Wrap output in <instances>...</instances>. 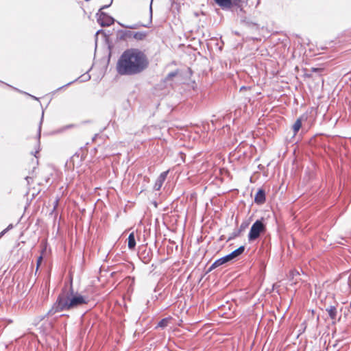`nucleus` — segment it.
<instances>
[{"mask_svg": "<svg viewBox=\"0 0 351 351\" xmlns=\"http://www.w3.org/2000/svg\"><path fill=\"white\" fill-rule=\"evenodd\" d=\"M73 126V125H66V126L64 128V129L71 128H72Z\"/></svg>", "mask_w": 351, "mask_h": 351, "instance_id": "28", "label": "nucleus"}, {"mask_svg": "<svg viewBox=\"0 0 351 351\" xmlns=\"http://www.w3.org/2000/svg\"><path fill=\"white\" fill-rule=\"evenodd\" d=\"M88 301L87 297L78 293H73L72 287L71 286L69 291L64 290L59 295L56 302L53 304L48 313L52 315L57 312L68 311L86 304Z\"/></svg>", "mask_w": 351, "mask_h": 351, "instance_id": "2", "label": "nucleus"}, {"mask_svg": "<svg viewBox=\"0 0 351 351\" xmlns=\"http://www.w3.org/2000/svg\"><path fill=\"white\" fill-rule=\"evenodd\" d=\"M300 275V272L297 270L291 271L289 274L290 280L293 281V284H296L298 279V277Z\"/></svg>", "mask_w": 351, "mask_h": 351, "instance_id": "11", "label": "nucleus"}, {"mask_svg": "<svg viewBox=\"0 0 351 351\" xmlns=\"http://www.w3.org/2000/svg\"><path fill=\"white\" fill-rule=\"evenodd\" d=\"M176 75V73H170L169 74H168V76L167 77L170 78V77H173Z\"/></svg>", "mask_w": 351, "mask_h": 351, "instance_id": "22", "label": "nucleus"}, {"mask_svg": "<svg viewBox=\"0 0 351 351\" xmlns=\"http://www.w3.org/2000/svg\"><path fill=\"white\" fill-rule=\"evenodd\" d=\"M320 69H317V68H312V71H314V72H317Z\"/></svg>", "mask_w": 351, "mask_h": 351, "instance_id": "27", "label": "nucleus"}, {"mask_svg": "<svg viewBox=\"0 0 351 351\" xmlns=\"http://www.w3.org/2000/svg\"><path fill=\"white\" fill-rule=\"evenodd\" d=\"M43 115H44V112H43V113H42V118H41V120H40V124H39V128H38V138H40V136L41 124H42V122H43Z\"/></svg>", "mask_w": 351, "mask_h": 351, "instance_id": "19", "label": "nucleus"}, {"mask_svg": "<svg viewBox=\"0 0 351 351\" xmlns=\"http://www.w3.org/2000/svg\"><path fill=\"white\" fill-rule=\"evenodd\" d=\"M244 250H245V247L241 246L239 248H237V250H235L233 252H232L231 253H230L229 254L216 260L211 265L210 269H215V268H216L219 266H221L230 261L235 259L239 256L242 254L243 253Z\"/></svg>", "mask_w": 351, "mask_h": 351, "instance_id": "3", "label": "nucleus"}, {"mask_svg": "<svg viewBox=\"0 0 351 351\" xmlns=\"http://www.w3.org/2000/svg\"><path fill=\"white\" fill-rule=\"evenodd\" d=\"M167 319H162L161 321L159 322L158 324V327L164 328L167 324Z\"/></svg>", "mask_w": 351, "mask_h": 351, "instance_id": "16", "label": "nucleus"}, {"mask_svg": "<svg viewBox=\"0 0 351 351\" xmlns=\"http://www.w3.org/2000/svg\"><path fill=\"white\" fill-rule=\"evenodd\" d=\"M42 256H40L37 261V267L39 266V265L40 264L41 261H42Z\"/></svg>", "mask_w": 351, "mask_h": 351, "instance_id": "21", "label": "nucleus"}, {"mask_svg": "<svg viewBox=\"0 0 351 351\" xmlns=\"http://www.w3.org/2000/svg\"><path fill=\"white\" fill-rule=\"evenodd\" d=\"M169 173V171H164L160 174L158 178H157L154 189L156 191H159L160 188L162 187L165 180H166V178L167 176V174Z\"/></svg>", "mask_w": 351, "mask_h": 351, "instance_id": "6", "label": "nucleus"}, {"mask_svg": "<svg viewBox=\"0 0 351 351\" xmlns=\"http://www.w3.org/2000/svg\"><path fill=\"white\" fill-rule=\"evenodd\" d=\"M79 79H81L80 80L81 82H85V81L89 80L90 79V76L88 74H85V75H83L81 77H80ZM77 80H78V78L75 80L73 82H69L68 84H66V85H64V86H63L62 87L58 88L57 90H59L62 89L64 87L68 86L71 85L72 83H73L74 82L77 81Z\"/></svg>", "mask_w": 351, "mask_h": 351, "instance_id": "9", "label": "nucleus"}, {"mask_svg": "<svg viewBox=\"0 0 351 351\" xmlns=\"http://www.w3.org/2000/svg\"><path fill=\"white\" fill-rule=\"evenodd\" d=\"M301 126H302V121L300 119H298L296 120V121L294 123V124L293 125V130L295 134L299 131Z\"/></svg>", "mask_w": 351, "mask_h": 351, "instance_id": "14", "label": "nucleus"}, {"mask_svg": "<svg viewBox=\"0 0 351 351\" xmlns=\"http://www.w3.org/2000/svg\"><path fill=\"white\" fill-rule=\"evenodd\" d=\"M25 180H27V184H29V182H30V180H32V178L31 177L27 176V177L25 178Z\"/></svg>", "mask_w": 351, "mask_h": 351, "instance_id": "23", "label": "nucleus"}, {"mask_svg": "<svg viewBox=\"0 0 351 351\" xmlns=\"http://www.w3.org/2000/svg\"><path fill=\"white\" fill-rule=\"evenodd\" d=\"M215 1L223 9L230 8L232 5V0H215Z\"/></svg>", "mask_w": 351, "mask_h": 351, "instance_id": "8", "label": "nucleus"}, {"mask_svg": "<svg viewBox=\"0 0 351 351\" xmlns=\"http://www.w3.org/2000/svg\"><path fill=\"white\" fill-rule=\"evenodd\" d=\"M136 245L135 237L134 232L130 234L128 237V247L130 250L134 248Z\"/></svg>", "mask_w": 351, "mask_h": 351, "instance_id": "12", "label": "nucleus"}, {"mask_svg": "<svg viewBox=\"0 0 351 351\" xmlns=\"http://www.w3.org/2000/svg\"><path fill=\"white\" fill-rule=\"evenodd\" d=\"M330 317L332 319H335L337 316V309L335 306H330L328 308L326 309Z\"/></svg>", "mask_w": 351, "mask_h": 351, "instance_id": "13", "label": "nucleus"}, {"mask_svg": "<svg viewBox=\"0 0 351 351\" xmlns=\"http://www.w3.org/2000/svg\"><path fill=\"white\" fill-rule=\"evenodd\" d=\"M106 2H108V3L107 5H103L101 8V10H104L107 8H108L109 6L111 5V4L113 2V0H106Z\"/></svg>", "mask_w": 351, "mask_h": 351, "instance_id": "17", "label": "nucleus"}, {"mask_svg": "<svg viewBox=\"0 0 351 351\" xmlns=\"http://www.w3.org/2000/svg\"><path fill=\"white\" fill-rule=\"evenodd\" d=\"M152 1L153 0L151 1V3H150V5H149V14H150V22H152Z\"/></svg>", "mask_w": 351, "mask_h": 351, "instance_id": "20", "label": "nucleus"}, {"mask_svg": "<svg viewBox=\"0 0 351 351\" xmlns=\"http://www.w3.org/2000/svg\"><path fill=\"white\" fill-rule=\"evenodd\" d=\"M244 89H245V86H242V87L241 88V90H244Z\"/></svg>", "mask_w": 351, "mask_h": 351, "instance_id": "29", "label": "nucleus"}, {"mask_svg": "<svg viewBox=\"0 0 351 351\" xmlns=\"http://www.w3.org/2000/svg\"><path fill=\"white\" fill-rule=\"evenodd\" d=\"M13 228V225L12 224H10L7 228V230L9 231L10 230H11L12 228Z\"/></svg>", "mask_w": 351, "mask_h": 351, "instance_id": "24", "label": "nucleus"}, {"mask_svg": "<svg viewBox=\"0 0 351 351\" xmlns=\"http://www.w3.org/2000/svg\"><path fill=\"white\" fill-rule=\"evenodd\" d=\"M148 65V59L143 51L138 49H129L118 60L117 71L121 75H134L142 73Z\"/></svg>", "mask_w": 351, "mask_h": 351, "instance_id": "1", "label": "nucleus"}, {"mask_svg": "<svg viewBox=\"0 0 351 351\" xmlns=\"http://www.w3.org/2000/svg\"><path fill=\"white\" fill-rule=\"evenodd\" d=\"M8 232L7 229L5 228V230H3V231H1V234H3V236Z\"/></svg>", "mask_w": 351, "mask_h": 351, "instance_id": "26", "label": "nucleus"}, {"mask_svg": "<svg viewBox=\"0 0 351 351\" xmlns=\"http://www.w3.org/2000/svg\"><path fill=\"white\" fill-rule=\"evenodd\" d=\"M254 201L257 204H263L265 201V193L263 189H259L256 193Z\"/></svg>", "mask_w": 351, "mask_h": 351, "instance_id": "7", "label": "nucleus"}, {"mask_svg": "<svg viewBox=\"0 0 351 351\" xmlns=\"http://www.w3.org/2000/svg\"><path fill=\"white\" fill-rule=\"evenodd\" d=\"M147 36V33L145 32H133V38L134 39L136 40H142L145 39Z\"/></svg>", "mask_w": 351, "mask_h": 351, "instance_id": "10", "label": "nucleus"}, {"mask_svg": "<svg viewBox=\"0 0 351 351\" xmlns=\"http://www.w3.org/2000/svg\"><path fill=\"white\" fill-rule=\"evenodd\" d=\"M122 33V37L123 38H133V32L132 31H130V30H126V31H123V32H121Z\"/></svg>", "mask_w": 351, "mask_h": 351, "instance_id": "15", "label": "nucleus"}, {"mask_svg": "<svg viewBox=\"0 0 351 351\" xmlns=\"http://www.w3.org/2000/svg\"><path fill=\"white\" fill-rule=\"evenodd\" d=\"M101 10L100 8L96 14L98 23L102 27H108L113 24L114 19Z\"/></svg>", "mask_w": 351, "mask_h": 351, "instance_id": "5", "label": "nucleus"}, {"mask_svg": "<svg viewBox=\"0 0 351 351\" xmlns=\"http://www.w3.org/2000/svg\"><path fill=\"white\" fill-rule=\"evenodd\" d=\"M8 232L7 229L5 228V230H3V231H1V234H3V236Z\"/></svg>", "mask_w": 351, "mask_h": 351, "instance_id": "25", "label": "nucleus"}, {"mask_svg": "<svg viewBox=\"0 0 351 351\" xmlns=\"http://www.w3.org/2000/svg\"><path fill=\"white\" fill-rule=\"evenodd\" d=\"M3 237V234H1V232H0V238H1Z\"/></svg>", "mask_w": 351, "mask_h": 351, "instance_id": "30", "label": "nucleus"}, {"mask_svg": "<svg viewBox=\"0 0 351 351\" xmlns=\"http://www.w3.org/2000/svg\"><path fill=\"white\" fill-rule=\"evenodd\" d=\"M265 230V227L261 220L256 221L252 226L249 234L248 239L249 241H254L256 239L260 234L264 232Z\"/></svg>", "mask_w": 351, "mask_h": 351, "instance_id": "4", "label": "nucleus"}, {"mask_svg": "<svg viewBox=\"0 0 351 351\" xmlns=\"http://www.w3.org/2000/svg\"><path fill=\"white\" fill-rule=\"evenodd\" d=\"M121 26L123 27H125V28H128V29H134L136 27V25H125L121 23H118Z\"/></svg>", "mask_w": 351, "mask_h": 351, "instance_id": "18", "label": "nucleus"}]
</instances>
